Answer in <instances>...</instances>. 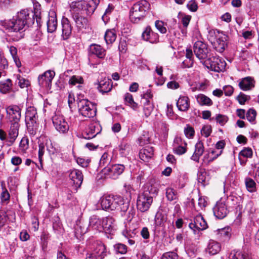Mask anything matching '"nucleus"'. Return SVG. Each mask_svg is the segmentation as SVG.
<instances>
[{"label":"nucleus","mask_w":259,"mask_h":259,"mask_svg":"<svg viewBox=\"0 0 259 259\" xmlns=\"http://www.w3.org/2000/svg\"><path fill=\"white\" fill-rule=\"evenodd\" d=\"M30 14L28 10H23L17 13L15 17L8 20L2 22V25L9 32L17 33L15 41H18L23 37V29L30 19Z\"/></svg>","instance_id":"obj_1"},{"label":"nucleus","mask_w":259,"mask_h":259,"mask_svg":"<svg viewBox=\"0 0 259 259\" xmlns=\"http://www.w3.org/2000/svg\"><path fill=\"white\" fill-rule=\"evenodd\" d=\"M101 205L104 210H113L120 209L125 212L128 208V203L124 202L123 198L119 195H108L102 197L100 200Z\"/></svg>","instance_id":"obj_2"},{"label":"nucleus","mask_w":259,"mask_h":259,"mask_svg":"<svg viewBox=\"0 0 259 259\" xmlns=\"http://www.w3.org/2000/svg\"><path fill=\"white\" fill-rule=\"evenodd\" d=\"M150 6L149 3L145 0L140 1L135 4L130 11L131 21L134 23H138L145 16Z\"/></svg>","instance_id":"obj_3"},{"label":"nucleus","mask_w":259,"mask_h":259,"mask_svg":"<svg viewBox=\"0 0 259 259\" xmlns=\"http://www.w3.org/2000/svg\"><path fill=\"white\" fill-rule=\"evenodd\" d=\"M100 3V0H88V2L78 1L70 4V10L74 13L78 11L85 12L90 15L93 14Z\"/></svg>","instance_id":"obj_4"},{"label":"nucleus","mask_w":259,"mask_h":259,"mask_svg":"<svg viewBox=\"0 0 259 259\" xmlns=\"http://www.w3.org/2000/svg\"><path fill=\"white\" fill-rule=\"evenodd\" d=\"M194 52L196 57L201 60L203 65L207 69L210 67V54L206 45L201 41H197L194 45Z\"/></svg>","instance_id":"obj_5"},{"label":"nucleus","mask_w":259,"mask_h":259,"mask_svg":"<svg viewBox=\"0 0 259 259\" xmlns=\"http://www.w3.org/2000/svg\"><path fill=\"white\" fill-rule=\"evenodd\" d=\"M77 105L79 112L83 116L91 118L95 116L96 112L95 106L88 100L85 99L79 100Z\"/></svg>","instance_id":"obj_6"},{"label":"nucleus","mask_w":259,"mask_h":259,"mask_svg":"<svg viewBox=\"0 0 259 259\" xmlns=\"http://www.w3.org/2000/svg\"><path fill=\"white\" fill-rule=\"evenodd\" d=\"M211 37H213L211 45H213L214 49L219 52H223L227 45V36L222 31L216 29L213 30V35H211Z\"/></svg>","instance_id":"obj_7"},{"label":"nucleus","mask_w":259,"mask_h":259,"mask_svg":"<svg viewBox=\"0 0 259 259\" xmlns=\"http://www.w3.org/2000/svg\"><path fill=\"white\" fill-rule=\"evenodd\" d=\"M153 203V197L148 192L139 194L137 199V209L142 212L149 210Z\"/></svg>","instance_id":"obj_8"},{"label":"nucleus","mask_w":259,"mask_h":259,"mask_svg":"<svg viewBox=\"0 0 259 259\" xmlns=\"http://www.w3.org/2000/svg\"><path fill=\"white\" fill-rule=\"evenodd\" d=\"M123 164H114L111 167H105L102 170V174L113 180L117 179L124 170Z\"/></svg>","instance_id":"obj_9"},{"label":"nucleus","mask_w":259,"mask_h":259,"mask_svg":"<svg viewBox=\"0 0 259 259\" xmlns=\"http://www.w3.org/2000/svg\"><path fill=\"white\" fill-rule=\"evenodd\" d=\"M52 121L55 129L61 134H65L69 130V125L62 115L55 114L52 117Z\"/></svg>","instance_id":"obj_10"},{"label":"nucleus","mask_w":259,"mask_h":259,"mask_svg":"<svg viewBox=\"0 0 259 259\" xmlns=\"http://www.w3.org/2000/svg\"><path fill=\"white\" fill-rule=\"evenodd\" d=\"M106 255V247L103 244L100 243L94 250L87 253L85 259H103Z\"/></svg>","instance_id":"obj_11"},{"label":"nucleus","mask_w":259,"mask_h":259,"mask_svg":"<svg viewBox=\"0 0 259 259\" xmlns=\"http://www.w3.org/2000/svg\"><path fill=\"white\" fill-rule=\"evenodd\" d=\"M7 118L10 122H19L21 109L17 105H10L6 108Z\"/></svg>","instance_id":"obj_12"},{"label":"nucleus","mask_w":259,"mask_h":259,"mask_svg":"<svg viewBox=\"0 0 259 259\" xmlns=\"http://www.w3.org/2000/svg\"><path fill=\"white\" fill-rule=\"evenodd\" d=\"M70 184L75 190L79 188L82 183L83 177L81 171L74 169L71 170L69 174Z\"/></svg>","instance_id":"obj_13"},{"label":"nucleus","mask_w":259,"mask_h":259,"mask_svg":"<svg viewBox=\"0 0 259 259\" xmlns=\"http://www.w3.org/2000/svg\"><path fill=\"white\" fill-rule=\"evenodd\" d=\"M55 73L52 70H48L38 77L39 84L44 88L49 89L51 87L52 81L54 77Z\"/></svg>","instance_id":"obj_14"},{"label":"nucleus","mask_w":259,"mask_h":259,"mask_svg":"<svg viewBox=\"0 0 259 259\" xmlns=\"http://www.w3.org/2000/svg\"><path fill=\"white\" fill-rule=\"evenodd\" d=\"M11 126L8 132V136L7 140V146H11L13 145L17 139L19 128V123L17 122H11Z\"/></svg>","instance_id":"obj_15"},{"label":"nucleus","mask_w":259,"mask_h":259,"mask_svg":"<svg viewBox=\"0 0 259 259\" xmlns=\"http://www.w3.org/2000/svg\"><path fill=\"white\" fill-rule=\"evenodd\" d=\"M189 227L195 233L197 231L206 229L208 226L206 221L201 215H197L194 218L193 222H191L189 224Z\"/></svg>","instance_id":"obj_16"},{"label":"nucleus","mask_w":259,"mask_h":259,"mask_svg":"<svg viewBox=\"0 0 259 259\" xmlns=\"http://www.w3.org/2000/svg\"><path fill=\"white\" fill-rule=\"evenodd\" d=\"M37 119L36 108L32 106L28 107L25 113V121L27 126H33L34 124L36 123Z\"/></svg>","instance_id":"obj_17"},{"label":"nucleus","mask_w":259,"mask_h":259,"mask_svg":"<svg viewBox=\"0 0 259 259\" xmlns=\"http://www.w3.org/2000/svg\"><path fill=\"white\" fill-rule=\"evenodd\" d=\"M226 65V63L223 58L219 56L211 57V71L218 72L223 71Z\"/></svg>","instance_id":"obj_18"},{"label":"nucleus","mask_w":259,"mask_h":259,"mask_svg":"<svg viewBox=\"0 0 259 259\" xmlns=\"http://www.w3.org/2000/svg\"><path fill=\"white\" fill-rule=\"evenodd\" d=\"M48 31L50 33L54 32L58 25L57 15L54 10H50L49 12L48 20L47 21Z\"/></svg>","instance_id":"obj_19"},{"label":"nucleus","mask_w":259,"mask_h":259,"mask_svg":"<svg viewBox=\"0 0 259 259\" xmlns=\"http://www.w3.org/2000/svg\"><path fill=\"white\" fill-rule=\"evenodd\" d=\"M213 210L214 215L219 219H224L228 212L225 204L223 202H218Z\"/></svg>","instance_id":"obj_20"},{"label":"nucleus","mask_w":259,"mask_h":259,"mask_svg":"<svg viewBox=\"0 0 259 259\" xmlns=\"http://www.w3.org/2000/svg\"><path fill=\"white\" fill-rule=\"evenodd\" d=\"M101 128L100 125L97 123H91L88 129H87L84 138L89 139L94 138L97 135L101 132Z\"/></svg>","instance_id":"obj_21"},{"label":"nucleus","mask_w":259,"mask_h":259,"mask_svg":"<svg viewBox=\"0 0 259 259\" xmlns=\"http://www.w3.org/2000/svg\"><path fill=\"white\" fill-rule=\"evenodd\" d=\"M231 229L229 227H224L222 229H218L214 232L216 238L222 241L228 240L231 237Z\"/></svg>","instance_id":"obj_22"},{"label":"nucleus","mask_w":259,"mask_h":259,"mask_svg":"<svg viewBox=\"0 0 259 259\" xmlns=\"http://www.w3.org/2000/svg\"><path fill=\"white\" fill-rule=\"evenodd\" d=\"M62 37L64 39H68L72 33V26L68 18L63 17L62 20Z\"/></svg>","instance_id":"obj_23"},{"label":"nucleus","mask_w":259,"mask_h":259,"mask_svg":"<svg viewBox=\"0 0 259 259\" xmlns=\"http://www.w3.org/2000/svg\"><path fill=\"white\" fill-rule=\"evenodd\" d=\"M89 228L91 230H96L99 232L103 231L102 219H100L97 215L92 216L90 219Z\"/></svg>","instance_id":"obj_24"},{"label":"nucleus","mask_w":259,"mask_h":259,"mask_svg":"<svg viewBox=\"0 0 259 259\" xmlns=\"http://www.w3.org/2000/svg\"><path fill=\"white\" fill-rule=\"evenodd\" d=\"M255 81L250 76L245 77L241 79L239 83L241 90L247 91L251 90L254 87Z\"/></svg>","instance_id":"obj_25"},{"label":"nucleus","mask_w":259,"mask_h":259,"mask_svg":"<svg viewBox=\"0 0 259 259\" xmlns=\"http://www.w3.org/2000/svg\"><path fill=\"white\" fill-rule=\"evenodd\" d=\"M142 37L146 41L154 43L157 41L158 35L153 32L150 26H147L142 33Z\"/></svg>","instance_id":"obj_26"},{"label":"nucleus","mask_w":259,"mask_h":259,"mask_svg":"<svg viewBox=\"0 0 259 259\" xmlns=\"http://www.w3.org/2000/svg\"><path fill=\"white\" fill-rule=\"evenodd\" d=\"M89 53L96 55L100 59H103L106 55V51L100 45L92 44L90 46Z\"/></svg>","instance_id":"obj_27"},{"label":"nucleus","mask_w":259,"mask_h":259,"mask_svg":"<svg viewBox=\"0 0 259 259\" xmlns=\"http://www.w3.org/2000/svg\"><path fill=\"white\" fill-rule=\"evenodd\" d=\"M225 145V142L223 140L219 141L217 143L214 148L211 150V161L216 159L222 154Z\"/></svg>","instance_id":"obj_28"},{"label":"nucleus","mask_w":259,"mask_h":259,"mask_svg":"<svg viewBox=\"0 0 259 259\" xmlns=\"http://www.w3.org/2000/svg\"><path fill=\"white\" fill-rule=\"evenodd\" d=\"M252 156V150L250 148H244L239 153L238 158L241 165H244L247 161V158Z\"/></svg>","instance_id":"obj_29"},{"label":"nucleus","mask_w":259,"mask_h":259,"mask_svg":"<svg viewBox=\"0 0 259 259\" xmlns=\"http://www.w3.org/2000/svg\"><path fill=\"white\" fill-rule=\"evenodd\" d=\"M145 192L150 194H157L158 191V184L154 179H151L144 187Z\"/></svg>","instance_id":"obj_30"},{"label":"nucleus","mask_w":259,"mask_h":259,"mask_svg":"<svg viewBox=\"0 0 259 259\" xmlns=\"http://www.w3.org/2000/svg\"><path fill=\"white\" fill-rule=\"evenodd\" d=\"M177 106L180 111H187L190 106V102L188 97L186 96H181L177 101Z\"/></svg>","instance_id":"obj_31"},{"label":"nucleus","mask_w":259,"mask_h":259,"mask_svg":"<svg viewBox=\"0 0 259 259\" xmlns=\"http://www.w3.org/2000/svg\"><path fill=\"white\" fill-rule=\"evenodd\" d=\"M98 88L99 91L102 94L109 92L112 88L111 80L108 79H105L100 81Z\"/></svg>","instance_id":"obj_32"},{"label":"nucleus","mask_w":259,"mask_h":259,"mask_svg":"<svg viewBox=\"0 0 259 259\" xmlns=\"http://www.w3.org/2000/svg\"><path fill=\"white\" fill-rule=\"evenodd\" d=\"M204 152V147L201 141L198 142L195 145V151L191 159L196 162H198L200 156Z\"/></svg>","instance_id":"obj_33"},{"label":"nucleus","mask_w":259,"mask_h":259,"mask_svg":"<svg viewBox=\"0 0 259 259\" xmlns=\"http://www.w3.org/2000/svg\"><path fill=\"white\" fill-rule=\"evenodd\" d=\"M154 154V150L152 147L146 146L140 150L139 156L140 158L144 161L150 158Z\"/></svg>","instance_id":"obj_34"},{"label":"nucleus","mask_w":259,"mask_h":259,"mask_svg":"<svg viewBox=\"0 0 259 259\" xmlns=\"http://www.w3.org/2000/svg\"><path fill=\"white\" fill-rule=\"evenodd\" d=\"M73 18L77 28L80 29L86 28L88 22V19L86 18L80 16L78 14L73 15Z\"/></svg>","instance_id":"obj_35"},{"label":"nucleus","mask_w":259,"mask_h":259,"mask_svg":"<svg viewBox=\"0 0 259 259\" xmlns=\"http://www.w3.org/2000/svg\"><path fill=\"white\" fill-rule=\"evenodd\" d=\"M12 89V82L11 79H8L0 82V92L6 94Z\"/></svg>","instance_id":"obj_36"},{"label":"nucleus","mask_w":259,"mask_h":259,"mask_svg":"<svg viewBox=\"0 0 259 259\" xmlns=\"http://www.w3.org/2000/svg\"><path fill=\"white\" fill-rule=\"evenodd\" d=\"M114 219L112 217H107L102 219V226H103V231H109L112 229L114 223Z\"/></svg>","instance_id":"obj_37"},{"label":"nucleus","mask_w":259,"mask_h":259,"mask_svg":"<svg viewBox=\"0 0 259 259\" xmlns=\"http://www.w3.org/2000/svg\"><path fill=\"white\" fill-rule=\"evenodd\" d=\"M186 57L189 59V61L185 60L182 63V67L183 68H190L192 67L193 63L192 58H193V52L191 49H187L186 50Z\"/></svg>","instance_id":"obj_38"},{"label":"nucleus","mask_w":259,"mask_h":259,"mask_svg":"<svg viewBox=\"0 0 259 259\" xmlns=\"http://www.w3.org/2000/svg\"><path fill=\"white\" fill-rule=\"evenodd\" d=\"M116 34L114 30H108L106 31L104 38L107 44H112L116 39Z\"/></svg>","instance_id":"obj_39"},{"label":"nucleus","mask_w":259,"mask_h":259,"mask_svg":"<svg viewBox=\"0 0 259 259\" xmlns=\"http://www.w3.org/2000/svg\"><path fill=\"white\" fill-rule=\"evenodd\" d=\"M210 180V176L207 174L206 172H201L198 175V182L201 183L203 186L207 185L209 184Z\"/></svg>","instance_id":"obj_40"},{"label":"nucleus","mask_w":259,"mask_h":259,"mask_svg":"<svg viewBox=\"0 0 259 259\" xmlns=\"http://www.w3.org/2000/svg\"><path fill=\"white\" fill-rule=\"evenodd\" d=\"M131 151V146L127 143L122 142L119 145V152L122 156H126Z\"/></svg>","instance_id":"obj_41"},{"label":"nucleus","mask_w":259,"mask_h":259,"mask_svg":"<svg viewBox=\"0 0 259 259\" xmlns=\"http://www.w3.org/2000/svg\"><path fill=\"white\" fill-rule=\"evenodd\" d=\"M124 101L126 105L131 106L133 109L135 110L138 107V104L134 102L133 96L130 93H126L124 95Z\"/></svg>","instance_id":"obj_42"},{"label":"nucleus","mask_w":259,"mask_h":259,"mask_svg":"<svg viewBox=\"0 0 259 259\" xmlns=\"http://www.w3.org/2000/svg\"><path fill=\"white\" fill-rule=\"evenodd\" d=\"M166 197L168 200L173 201L178 198V193L176 190L171 188L166 189Z\"/></svg>","instance_id":"obj_43"},{"label":"nucleus","mask_w":259,"mask_h":259,"mask_svg":"<svg viewBox=\"0 0 259 259\" xmlns=\"http://www.w3.org/2000/svg\"><path fill=\"white\" fill-rule=\"evenodd\" d=\"M196 100L201 106L209 105L210 103V99L203 94H199L196 97Z\"/></svg>","instance_id":"obj_44"},{"label":"nucleus","mask_w":259,"mask_h":259,"mask_svg":"<svg viewBox=\"0 0 259 259\" xmlns=\"http://www.w3.org/2000/svg\"><path fill=\"white\" fill-rule=\"evenodd\" d=\"M45 149H46V147H45V142L39 141L38 143V159H39V161L40 162L41 167L42 166V162L43 161V156H44L45 152Z\"/></svg>","instance_id":"obj_45"},{"label":"nucleus","mask_w":259,"mask_h":259,"mask_svg":"<svg viewBox=\"0 0 259 259\" xmlns=\"http://www.w3.org/2000/svg\"><path fill=\"white\" fill-rule=\"evenodd\" d=\"M245 185L247 190L250 192H253L256 191V184L252 179L246 178L245 179Z\"/></svg>","instance_id":"obj_46"},{"label":"nucleus","mask_w":259,"mask_h":259,"mask_svg":"<svg viewBox=\"0 0 259 259\" xmlns=\"http://www.w3.org/2000/svg\"><path fill=\"white\" fill-rule=\"evenodd\" d=\"M153 109V106L150 100L146 101L144 104V113L146 117H148L151 113Z\"/></svg>","instance_id":"obj_47"},{"label":"nucleus","mask_w":259,"mask_h":259,"mask_svg":"<svg viewBox=\"0 0 259 259\" xmlns=\"http://www.w3.org/2000/svg\"><path fill=\"white\" fill-rule=\"evenodd\" d=\"M114 248L117 253L124 254L127 252V246L122 243H117L114 245Z\"/></svg>","instance_id":"obj_48"},{"label":"nucleus","mask_w":259,"mask_h":259,"mask_svg":"<svg viewBox=\"0 0 259 259\" xmlns=\"http://www.w3.org/2000/svg\"><path fill=\"white\" fill-rule=\"evenodd\" d=\"M89 230V226H82L81 225H77L75 228V233L76 236L79 235H82L85 234Z\"/></svg>","instance_id":"obj_49"},{"label":"nucleus","mask_w":259,"mask_h":259,"mask_svg":"<svg viewBox=\"0 0 259 259\" xmlns=\"http://www.w3.org/2000/svg\"><path fill=\"white\" fill-rule=\"evenodd\" d=\"M2 192L1 194V199L2 202H6L8 203L9 201L10 195L7 190V189L3 187V184H2Z\"/></svg>","instance_id":"obj_50"},{"label":"nucleus","mask_w":259,"mask_h":259,"mask_svg":"<svg viewBox=\"0 0 259 259\" xmlns=\"http://www.w3.org/2000/svg\"><path fill=\"white\" fill-rule=\"evenodd\" d=\"M45 142V147L50 154H53L56 152V149L53 145L52 141L49 139H46Z\"/></svg>","instance_id":"obj_51"},{"label":"nucleus","mask_w":259,"mask_h":259,"mask_svg":"<svg viewBox=\"0 0 259 259\" xmlns=\"http://www.w3.org/2000/svg\"><path fill=\"white\" fill-rule=\"evenodd\" d=\"M184 133L187 138H193L195 134L194 129L190 125L187 124L184 128Z\"/></svg>","instance_id":"obj_52"},{"label":"nucleus","mask_w":259,"mask_h":259,"mask_svg":"<svg viewBox=\"0 0 259 259\" xmlns=\"http://www.w3.org/2000/svg\"><path fill=\"white\" fill-rule=\"evenodd\" d=\"M155 26L160 33L164 34L166 32V28L163 21L156 20L155 22Z\"/></svg>","instance_id":"obj_53"},{"label":"nucleus","mask_w":259,"mask_h":259,"mask_svg":"<svg viewBox=\"0 0 259 259\" xmlns=\"http://www.w3.org/2000/svg\"><path fill=\"white\" fill-rule=\"evenodd\" d=\"M83 82V78L80 76H72L69 80V83L70 84L74 85L77 83L81 84Z\"/></svg>","instance_id":"obj_54"},{"label":"nucleus","mask_w":259,"mask_h":259,"mask_svg":"<svg viewBox=\"0 0 259 259\" xmlns=\"http://www.w3.org/2000/svg\"><path fill=\"white\" fill-rule=\"evenodd\" d=\"M256 115V111L254 109H250L246 113V118L249 122H252L255 120Z\"/></svg>","instance_id":"obj_55"},{"label":"nucleus","mask_w":259,"mask_h":259,"mask_svg":"<svg viewBox=\"0 0 259 259\" xmlns=\"http://www.w3.org/2000/svg\"><path fill=\"white\" fill-rule=\"evenodd\" d=\"M221 244L217 242L211 241V254H215L221 250Z\"/></svg>","instance_id":"obj_56"},{"label":"nucleus","mask_w":259,"mask_h":259,"mask_svg":"<svg viewBox=\"0 0 259 259\" xmlns=\"http://www.w3.org/2000/svg\"><path fill=\"white\" fill-rule=\"evenodd\" d=\"M8 67V63L7 59L3 54L0 52V70L7 69Z\"/></svg>","instance_id":"obj_57"},{"label":"nucleus","mask_w":259,"mask_h":259,"mask_svg":"<svg viewBox=\"0 0 259 259\" xmlns=\"http://www.w3.org/2000/svg\"><path fill=\"white\" fill-rule=\"evenodd\" d=\"M17 79L18 80V84L21 88L27 87L29 84V81L21 77L20 75H17Z\"/></svg>","instance_id":"obj_58"},{"label":"nucleus","mask_w":259,"mask_h":259,"mask_svg":"<svg viewBox=\"0 0 259 259\" xmlns=\"http://www.w3.org/2000/svg\"><path fill=\"white\" fill-rule=\"evenodd\" d=\"M201 135L202 137L208 138L210 135V125H204L201 130Z\"/></svg>","instance_id":"obj_59"},{"label":"nucleus","mask_w":259,"mask_h":259,"mask_svg":"<svg viewBox=\"0 0 259 259\" xmlns=\"http://www.w3.org/2000/svg\"><path fill=\"white\" fill-rule=\"evenodd\" d=\"M215 120L221 125H224L228 121V117L222 114H218L215 117Z\"/></svg>","instance_id":"obj_60"},{"label":"nucleus","mask_w":259,"mask_h":259,"mask_svg":"<svg viewBox=\"0 0 259 259\" xmlns=\"http://www.w3.org/2000/svg\"><path fill=\"white\" fill-rule=\"evenodd\" d=\"M232 259H250L248 254L243 253L241 251H237L233 256Z\"/></svg>","instance_id":"obj_61"},{"label":"nucleus","mask_w":259,"mask_h":259,"mask_svg":"<svg viewBox=\"0 0 259 259\" xmlns=\"http://www.w3.org/2000/svg\"><path fill=\"white\" fill-rule=\"evenodd\" d=\"M250 97L248 96L245 95L243 93H240L237 97V100L239 104L243 105L245 102L249 99Z\"/></svg>","instance_id":"obj_62"},{"label":"nucleus","mask_w":259,"mask_h":259,"mask_svg":"<svg viewBox=\"0 0 259 259\" xmlns=\"http://www.w3.org/2000/svg\"><path fill=\"white\" fill-rule=\"evenodd\" d=\"M174 151L178 155H182L186 152V149L184 146H177L174 148Z\"/></svg>","instance_id":"obj_63"},{"label":"nucleus","mask_w":259,"mask_h":259,"mask_svg":"<svg viewBox=\"0 0 259 259\" xmlns=\"http://www.w3.org/2000/svg\"><path fill=\"white\" fill-rule=\"evenodd\" d=\"M223 91L226 96H230L234 92V88L230 85H225L223 88Z\"/></svg>","instance_id":"obj_64"}]
</instances>
